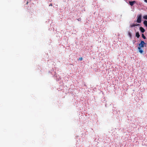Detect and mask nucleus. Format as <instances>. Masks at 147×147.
<instances>
[{"label":"nucleus","mask_w":147,"mask_h":147,"mask_svg":"<svg viewBox=\"0 0 147 147\" xmlns=\"http://www.w3.org/2000/svg\"><path fill=\"white\" fill-rule=\"evenodd\" d=\"M146 44L143 41H141L140 43L139 44V46L138 48V49H140L142 48H143L144 46V45Z\"/></svg>","instance_id":"f257e3e1"},{"label":"nucleus","mask_w":147,"mask_h":147,"mask_svg":"<svg viewBox=\"0 0 147 147\" xmlns=\"http://www.w3.org/2000/svg\"><path fill=\"white\" fill-rule=\"evenodd\" d=\"M142 21V15L141 14L139 15L138 16L137 22L138 23H140Z\"/></svg>","instance_id":"f03ea898"},{"label":"nucleus","mask_w":147,"mask_h":147,"mask_svg":"<svg viewBox=\"0 0 147 147\" xmlns=\"http://www.w3.org/2000/svg\"><path fill=\"white\" fill-rule=\"evenodd\" d=\"M139 24H132L130 25V27L131 28H132L135 26H139Z\"/></svg>","instance_id":"7ed1b4c3"},{"label":"nucleus","mask_w":147,"mask_h":147,"mask_svg":"<svg viewBox=\"0 0 147 147\" xmlns=\"http://www.w3.org/2000/svg\"><path fill=\"white\" fill-rule=\"evenodd\" d=\"M136 3L135 1H129V3L130 5L132 6L135 3Z\"/></svg>","instance_id":"20e7f679"},{"label":"nucleus","mask_w":147,"mask_h":147,"mask_svg":"<svg viewBox=\"0 0 147 147\" xmlns=\"http://www.w3.org/2000/svg\"><path fill=\"white\" fill-rule=\"evenodd\" d=\"M140 30L141 32L142 33H143L145 31V30L142 27H140Z\"/></svg>","instance_id":"39448f33"},{"label":"nucleus","mask_w":147,"mask_h":147,"mask_svg":"<svg viewBox=\"0 0 147 147\" xmlns=\"http://www.w3.org/2000/svg\"><path fill=\"white\" fill-rule=\"evenodd\" d=\"M143 24L144 25L146 26V27H147V21L145 20L143 22Z\"/></svg>","instance_id":"423d86ee"},{"label":"nucleus","mask_w":147,"mask_h":147,"mask_svg":"<svg viewBox=\"0 0 147 147\" xmlns=\"http://www.w3.org/2000/svg\"><path fill=\"white\" fill-rule=\"evenodd\" d=\"M128 35L129 36L130 38H132V36L131 33L129 31L128 32Z\"/></svg>","instance_id":"0eeeda50"},{"label":"nucleus","mask_w":147,"mask_h":147,"mask_svg":"<svg viewBox=\"0 0 147 147\" xmlns=\"http://www.w3.org/2000/svg\"><path fill=\"white\" fill-rule=\"evenodd\" d=\"M138 49L139 50V52L141 54H142L144 52V51L142 50L141 48Z\"/></svg>","instance_id":"6e6552de"},{"label":"nucleus","mask_w":147,"mask_h":147,"mask_svg":"<svg viewBox=\"0 0 147 147\" xmlns=\"http://www.w3.org/2000/svg\"><path fill=\"white\" fill-rule=\"evenodd\" d=\"M136 36L138 38H139L140 36L138 32L136 33Z\"/></svg>","instance_id":"1a4fd4ad"},{"label":"nucleus","mask_w":147,"mask_h":147,"mask_svg":"<svg viewBox=\"0 0 147 147\" xmlns=\"http://www.w3.org/2000/svg\"><path fill=\"white\" fill-rule=\"evenodd\" d=\"M143 18L146 20H147V15H145L143 17Z\"/></svg>","instance_id":"9d476101"},{"label":"nucleus","mask_w":147,"mask_h":147,"mask_svg":"<svg viewBox=\"0 0 147 147\" xmlns=\"http://www.w3.org/2000/svg\"><path fill=\"white\" fill-rule=\"evenodd\" d=\"M142 37L144 39H146V37L143 34H142Z\"/></svg>","instance_id":"9b49d317"},{"label":"nucleus","mask_w":147,"mask_h":147,"mask_svg":"<svg viewBox=\"0 0 147 147\" xmlns=\"http://www.w3.org/2000/svg\"><path fill=\"white\" fill-rule=\"evenodd\" d=\"M79 59L80 60H82V57H81V58H80Z\"/></svg>","instance_id":"f8f14e48"},{"label":"nucleus","mask_w":147,"mask_h":147,"mask_svg":"<svg viewBox=\"0 0 147 147\" xmlns=\"http://www.w3.org/2000/svg\"><path fill=\"white\" fill-rule=\"evenodd\" d=\"M144 1L145 2L147 3V0H144Z\"/></svg>","instance_id":"ddd939ff"},{"label":"nucleus","mask_w":147,"mask_h":147,"mask_svg":"<svg viewBox=\"0 0 147 147\" xmlns=\"http://www.w3.org/2000/svg\"><path fill=\"white\" fill-rule=\"evenodd\" d=\"M50 5L52 6V4H51V5Z\"/></svg>","instance_id":"4468645a"},{"label":"nucleus","mask_w":147,"mask_h":147,"mask_svg":"<svg viewBox=\"0 0 147 147\" xmlns=\"http://www.w3.org/2000/svg\"><path fill=\"white\" fill-rule=\"evenodd\" d=\"M28 2H27V4H28Z\"/></svg>","instance_id":"2eb2a0df"}]
</instances>
